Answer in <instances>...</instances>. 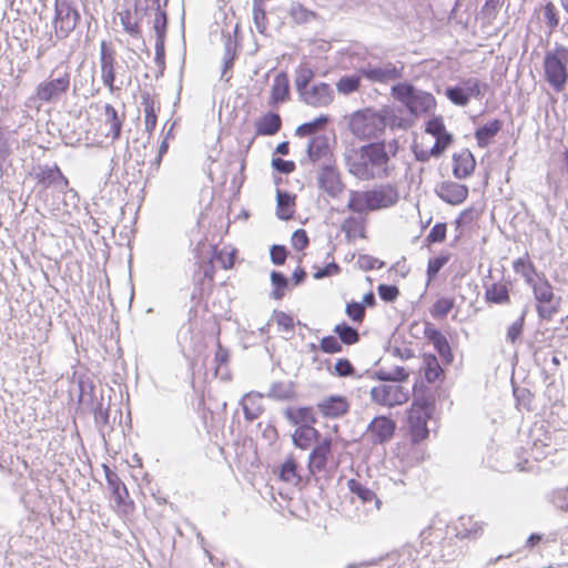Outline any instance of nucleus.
<instances>
[{
  "label": "nucleus",
  "instance_id": "obj_1",
  "mask_svg": "<svg viewBox=\"0 0 568 568\" xmlns=\"http://www.w3.org/2000/svg\"><path fill=\"white\" fill-rule=\"evenodd\" d=\"M345 164L348 172L362 181L387 179L395 170L386 154V140L361 145L354 155H345Z\"/></svg>",
  "mask_w": 568,
  "mask_h": 568
},
{
  "label": "nucleus",
  "instance_id": "obj_2",
  "mask_svg": "<svg viewBox=\"0 0 568 568\" xmlns=\"http://www.w3.org/2000/svg\"><path fill=\"white\" fill-rule=\"evenodd\" d=\"M390 94L414 121L422 115L432 113L436 108L435 97L430 92L418 89L409 81L394 83Z\"/></svg>",
  "mask_w": 568,
  "mask_h": 568
},
{
  "label": "nucleus",
  "instance_id": "obj_3",
  "mask_svg": "<svg viewBox=\"0 0 568 568\" xmlns=\"http://www.w3.org/2000/svg\"><path fill=\"white\" fill-rule=\"evenodd\" d=\"M434 412V399L429 394L415 395L407 409V432L413 445H418L429 436L428 420Z\"/></svg>",
  "mask_w": 568,
  "mask_h": 568
},
{
  "label": "nucleus",
  "instance_id": "obj_4",
  "mask_svg": "<svg viewBox=\"0 0 568 568\" xmlns=\"http://www.w3.org/2000/svg\"><path fill=\"white\" fill-rule=\"evenodd\" d=\"M71 73L68 67L58 65L53 69L49 78L40 82L34 94L29 98L31 103L39 102L54 104L57 103L70 89Z\"/></svg>",
  "mask_w": 568,
  "mask_h": 568
},
{
  "label": "nucleus",
  "instance_id": "obj_5",
  "mask_svg": "<svg viewBox=\"0 0 568 568\" xmlns=\"http://www.w3.org/2000/svg\"><path fill=\"white\" fill-rule=\"evenodd\" d=\"M544 78L555 92H562L568 83V48L556 43L544 57Z\"/></svg>",
  "mask_w": 568,
  "mask_h": 568
},
{
  "label": "nucleus",
  "instance_id": "obj_6",
  "mask_svg": "<svg viewBox=\"0 0 568 568\" xmlns=\"http://www.w3.org/2000/svg\"><path fill=\"white\" fill-rule=\"evenodd\" d=\"M359 75L371 83L388 84L397 83L405 74V63L402 61L392 62L378 59L377 62H366L358 67Z\"/></svg>",
  "mask_w": 568,
  "mask_h": 568
},
{
  "label": "nucleus",
  "instance_id": "obj_7",
  "mask_svg": "<svg viewBox=\"0 0 568 568\" xmlns=\"http://www.w3.org/2000/svg\"><path fill=\"white\" fill-rule=\"evenodd\" d=\"M383 124L378 109L365 108L351 115L348 129L353 135L364 141L382 136Z\"/></svg>",
  "mask_w": 568,
  "mask_h": 568
},
{
  "label": "nucleus",
  "instance_id": "obj_8",
  "mask_svg": "<svg viewBox=\"0 0 568 568\" xmlns=\"http://www.w3.org/2000/svg\"><path fill=\"white\" fill-rule=\"evenodd\" d=\"M81 0H55L53 26L58 39H65L81 21Z\"/></svg>",
  "mask_w": 568,
  "mask_h": 568
},
{
  "label": "nucleus",
  "instance_id": "obj_9",
  "mask_svg": "<svg viewBox=\"0 0 568 568\" xmlns=\"http://www.w3.org/2000/svg\"><path fill=\"white\" fill-rule=\"evenodd\" d=\"M488 89V83L477 78H466L456 84L447 85L444 94L454 105L466 106L471 99H481Z\"/></svg>",
  "mask_w": 568,
  "mask_h": 568
},
{
  "label": "nucleus",
  "instance_id": "obj_10",
  "mask_svg": "<svg viewBox=\"0 0 568 568\" xmlns=\"http://www.w3.org/2000/svg\"><path fill=\"white\" fill-rule=\"evenodd\" d=\"M363 201L372 211L394 206L399 200V193L395 184L375 185L362 193Z\"/></svg>",
  "mask_w": 568,
  "mask_h": 568
},
{
  "label": "nucleus",
  "instance_id": "obj_11",
  "mask_svg": "<svg viewBox=\"0 0 568 568\" xmlns=\"http://www.w3.org/2000/svg\"><path fill=\"white\" fill-rule=\"evenodd\" d=\"M282 416L294 427L293 433L303 432L310 425H316L318 422L317 412L313 405L293 404L282 409Z\"/></svg>",
  "mask_w": 568,
  "mask_h": 568
},
{
  "label": "nucleus",
  "instance_id": "obj_12",
  "mask_svg": "<svg viewBox=\"0 0 568 568\" xmlns=\"http://www.w3.org/2000/svg\"><path fill=\"white\" fill-rule=\"evenodd\" d=\"M422 335L433 345L437 352L442 363L445 366L452 365L454 362V353L447 337L432 322L424 321Z\"/></svg>",
  "mask_w": 568,
  "mask_h": 568
},
{
  "label": "nucleus",
  "instance_id": "obj_13",
  "mask_svg": "<svg viewBox=\"0 0 568 568\" xmlns=\"http://www.w3.org/2000/svg\"><path fill=\"white\" fill-rule=\"evenodd\" d=\"M371 399L381 406L395 407L409 399V392L402 385H379L371 389Z\"/></svg>",
  "mask_w": 568,
  "mask_h": 568
},
{
  "label": "nucleus",
  "instance_id": "obj_14",
  "mask_svg": "<svg viewBox=\"0 0 568 568\" xmlns=\"http://www.w3.org/2000/svg\"><path fill=\"white\" fill-rule=\"evenodd\" d=\"M103 469L112 500L119 508H122L124 513L133 511L135 507L134 501L130 498L125 484L109 466L103 465Z\"/></svg>",
  "mask_w": 568,
  "mask_h": 568
},
{
  "label": "nucleus",
  "instance_id": "obj_15",
  "mask_svg": "<svg viewBox=\"0 0 568 568\" xmlns=\"http://www.w3.org/2000/svg\"><path fill=\"white\" fill-rule=\"evenodd\" d=\"M397 424L386 415L375 416L366 428V437L373 445H383L388 443L395 434Z\"/></svg>",
  "mask_w": 568,
  "mask_h": 568
},
{
  "label": "nucleus",
  "instance_id": "obj_16",
  "mask_svg": "<svg viewBox=\"0 0 568 568\" xmlns=\"http://www.w3.org/2000/svg\"><path fill=\"white\" fill-rule=\"evenodd\" d=\"M333 438L325 436L323 440L312 447L308 455L307 469L310 474L326 471L328 464L333 462Z\"/></svg>",
  "mask_w": 568,
  "mask_h": 568
},
{
  "label": "nucleus",
  "instance_id": "obj_17",
  "mask_svg": "<svg viewBox=\"0 0 568 568\" xmlns=\"http://www.w3.org/2000/svg\"><path fill=\"white\" fill-rule=\"evenodd\" d=\"M33 176L43 189H54L59 192H64L69 186V180L57 163L53 165H38Z\"/></svg>",
  "mask_w": 568,
  "mask_h": 568
},
{
  "label": "nucleus",
  "instance_id": "obj_18",
  "mask_svg": "<svg viewBox=\"0 0 568 568\" xmlns=\"http://www.w3.org/2000/svg\"><path fill=\"white\" fill-rule=\"evenodd\" d=\"M315 408L317 416L321 415L325 419H338L349 412L351 404L346 396L332 394L318 400Z\"/></svg>",
  "mask_w": 568,
  "mask_h": 568
},
{
  "label": "nucleus",
  "instance_id": "obj_19",
  "mask_svg": "<svg viewBox=\"0 0 568 568\" xmlns=\"http://www.w3.org/2000/svg\"><path fill=\"white\" fill-rule=\"evenodd\" d=\"M116 52L112 48V45L103 40L100 43V65H101V79L102 83L110 90V92H114L118 88L114 85L115 81V65H116Z\"/></svg>",
  "mask_w": 568,
  "mask_h": 568
},
{
  "label": "nucleus",
  "instance_id": "obj_20",
  "mask_svg": "<svg viewBox=\"0 0 568 568\" xmlns=\"http://www.w3.org/2000/svg\"><path fill=\"white\" fill-rule=\"evenodd\" d=\"M317 185L331 197H337L344 190V183L341 180L339 172L333 162L321 165Z\"/></svg>",
  "mask_w": 568,
  "mask_h": 568
},
{
  "label": "nucleus",
  "instance_id": "obj_21",
  "mask_svg": "<svg viewBox=\"0 0 568 568\" xmlns=\"http://www.w3.org/2000/svg\"><path fill=\"white\" fill-rule=\"evenodd\" d=\"M300 100L313 108L328 106L334 101V90L326 82H318L298 94Z\"/></svg>",
  "mask_w": 568,
  "mask_h": 568
},
{
  "label": "nucleus",
  "instance_id": "obj_22",
  "mask_svg": "<svg viewBox=\"0 0 568 568\" xmlns=\"http://www.w3.org/2000/svg\"><path fill=\"white\" fill-rule=\"evenodd\" d=\"M435 194L449 205H459L467 200L469 189L466 184L448 180L435 186Z\"/></svg>",
  "mask_w": 568,
  "mask_h": 568
},
{
  "label": "nucleus",
  "instance_id": "obj_23",
  "mask_svg": "<svg viewBox=\"0 0 568 568\" xmlns=\"http://www.w3.org/2000/svg\"><path fill=\"white\" fill-rule=\"evenodd\" d=\"M210 260L207 262H204V257L202 255V251L205 247V243L203 241H200L195 248V257L197 258V263L200 264L199 271L194 273L193 276H196V278L202 280L204 283H211L213 282V277L215 274V267L212 264V260L220 261V255H222V251L217 248L216 245L210 244Z\"/></svg>",
  "mask_w": 568,
  "mask_h": 568
},
{
  "label": "nucleus",
  "instance_id": "obj_24",
  "mask_svg": "<svg viewBox=\"0 0 568 568\" xmlns=\"http://www.w3.org/2000/svg\"><path fill=\"white\" fill-rule=\"evenodd\" d=\"M332 156L329 150V140L326 134H313L306 145V156L300 162L302 165L307 163L315 164L320 160Z\"/></svg>",
  "mask_w": 568,
  "mask_h": 568
},
{
  "label": "nucleus",
  "instance_id": "obj_25",
  "mask_svg": "<svg viewBox=\"0 0 568 568\" xmlns=\"http://www.w3.org/2000/svg\"><path fill=\"white\" fill-rule=\"evenodd\" d=\"M79 395H78V410L87 414L88 409H93L97 405L95 385L93 379L87 375L81 374L77 378Z\"/></svg>",
  "mask_w": 568,
  "mask_h": 568
},
{
  "label": "nucleus",
  "instance_id": "obj_26",
  "mask_svg": "<svg viewBox=\"0 0 568 568\" xmlns=\"http://www.w3.org/2000/svg\"><path fill=\"white\" fill-rule=\"evenodd\" d=\"M379 110V115L382 119L383 131L385 132L386 128L390 130H408L415 123L414 119L408 116H404L400 114V109H396L390 105H384Z\"/></svg>",
  "mask_w": 568,
  "mask_h": 568
},
{
  "label": "nucleus",
  "instance_id": "obj_27",
  "mask_svg": "<svg viewBox=\"0 0 568 568\" xmlns=\"http://www.w3.org/2000/svg\"><path fill=\"white\" fill-rule=\"evenodd\" d=\"M476 159L469 149L453 154V175L457 180H466L474 174Z\"/></svg>",
  "mask_w": 568,
  "mask_h": 568
},
{
  "label": "nucleus",
  "instance_id": "obj_28",
  "mask_svg": "<svg viewBox=\"0 0 568 568\" xmlns=\"http://www.w3.org/2000/svg\"><path fill=\"white\" fill-rule=\"evenodd\" d=\"M291 99L290 78L287 72L280 71L273 80L268 104L277 108Z\"/></svg>",
  "mask_w": 568,
  "mask_h": 568
},
{
  "label": "nucleus",
  "instance_id": "obj_29",
  "mask_svg": "<svg viewBox=\"0 0 568 568\" xmlns=\"http://www.w3.org/2000/svg\"><path fill=\"white\" fill-rule=\"evenodd\" d=\"M300 471L301 466L293 454L287 455L284 462L274 469V473H277L280 480L295 486H304L305 483H303V477Z\"/></svg>",
  "mask_w": 568,
  "mask_h": 568
},
{
  "label": "nucleus",
  "instance_id": "obj_30",
  "mask_svg": "<svg viewBox=\"0 0 568 568\" xmlns=\"http://www.w3.org/2000/svg\"><path fill=\"white\" fill-rule=\"evenodd\" d=\"M504 121L501 119L495 118L489 120L488 122L476 128L474 132V138L477 142V145L481 149L488 148L494 138L503 130Z\"/></svg>",
  "mask_w": 568,
  "mask_h": 568
},
{
  "label": "nucleus",
  "instance_id": "obj_31",
  "mask_svg": "<svg viewBox=\"0 0 568 568\" xmlns=\"http://www.w3.org/2000/svg\"><path fill=\"white\" fill-rule=\"evenodd\" d=\"M255 135L271 136L282 128V118L277 112L267 111L255 121Z\"/></svg>",
  "mask_w": 568,
  "mask_h": 568
},
{
  "label": "nucleus",
  "instance_id": "obj_32",
  "mask_svg": "<svg viewBox=\"0 0 568 568\" xmlns=\"http://www.w3.org/2000/svg\"><path fill=\"white\" fill-rule=\"evenodd\" d=\"M324 437L325 436H323L322 433L315 428V425H310L303 432L291 434L293 446L301 450H306L313 447L316 445V443L323 440Z\"/></svg>",
  "mask_w": 568,
  "mask_h": 568
},
{
  "label": "nucleus",
  "instance_id": "obj_33",
  "mask_svg": "<svg viewBox=\"0 0 568 568\" xmlns=\"http://www.w3.org/2000/svg\"><path fill=\"white\" fill-rule=\"evenodd\" d=\"M296 195L286 190L276 189V216L287 221L294 215Z\"/></svg>",
  "mask_w": 568,
  "mask_h": 568
},
{
  "label": "nucleus",
  "instance_id": "obj_34",
  "mask_svg": "<svg viewBox=\"0 0 568 568\" xmlns=\"http://www.w3.org/2000/svg\"><path fill=\"white\" fill-rule=\"evenodd\" d=\"M263 395L260 393H247L241 399V406L243 409V415L246 422L252 423L256 418H258L264 412V407L262 406L260 399Z\"/></svg>",
  "mask_w": 568,
  "mask_h": 568
},
{
  "label": "nucleus",
  "instance_id": "obj_35",
  "mask_svg": "<svg viewBox=\"0 0 568 568\" xmlns=\"http://www.w3.org/2000/svg\"><path fill=\"white\" fill-rule=\"evenodd\" d=\"M267 398L276 402H291L296 398L294 382H274L271 384L265 395Z\"/></svg>",
  "mask_w": 568,
  "mask_h": 568
},
{
  "label": "nucleus",
  "instance_id": "obj_36",
  "mask_svg": "<svg viewBox=\"0 0 568 568\" xmlns=\"http://www.w3.org/2000/svg\"><path fill=\"white\" fill-rule=\"evenodd\" d=\"M347 486H348L349 491L354 496H356L362 501L363 505H367V504H371L372 501H374L376 508L377 509L381 508V506H382L381 499L376 496V494L371 488L363 485L359 480H357L355 478H351L347 481Z\"/></svg>",
  "mask_w": 568,
  "mask_h": 568
},
{
  "label": "nucleus",
  "instance_id": "obj_37",
  "mask_svg": "<svg viewBox=\"0 0 568 568\" xmlns=\"http://www.w3.org/2000/svg\"><path fill=\"white\" fill-rule=\"evenodd\" d=\"M272 291L270 297L281 301L287 291L292 288L290 277L281 271L273 270L270 274Z\"/></svg>",
  "mask_w": 568,
  "mask_h": 568
},
{
  "label": "nucleus",
  "instance_id": "obj_38",
  "mask_svg": "<svg viewBox=\"0 0 568 568\" xmlns=\"http://www.w3.org/2000/svg\"><path fill=\"white\" fill-rule=\"evenodd\" d=\"M420 369L424 372L425 379L428 383H435L444 376V371L440 367L437 356L433 353L423 354V365Z\"/></svg>",
  "mask_w": 568,
  "mask_h": 568
},
{
  "label": "nucleus",
  "instance_id": "obj_39",
  "mask_svg": "<svg viewBox=\"0 0 568 568\" xmlns=\"http://www.w3.org/2000/svg\"><path fill=\"white\" fill-rule=\"evenodd\" d=\"M325 364H326V368L329 372V374L337 376V377L361 378L362 376H364V374H357L355 366L346 357L338 358L333 367L331 366L329 359H326Z\"/></svg>",
  "mask_w": 568,
  "mask_h": 568
},
{
  "label": "nucleus",
  "instance_id": "obj_40",
  "mask_svg": "<svg viewBox=\"0 0 568 568\" xmlns=\"http://www.w3.org/2000/svg\"><path fill=\"white\" fill-rule=\"evenodd\" d=\"M334 335L342 343V345H354L359 342V332L356 327L343 321L336 324L333 328Z\"/></svg>",
  "mask_w": 568,
  "mask_h": 568
},
{
  "label": "nucleus",
  "instance_id": "obj_41",
  "mask_svg": "<svg viewBox=\"0 0 568 568\" xmlns=\"http://www.w3.org/2000/svg\"><path fill=\"white\" fill-rule=\"evenodd\" d=\"M485 301L488 304L505 305L510 303L509 290L501 283H493L485 290Z\"/></svg>",
  "mask_w": 568,
  "mask_h": 568
},
{
  "label": "nucleus",
  "instance_id": "obj_42",
  "mask_svg": "<svg viewBox=\"0 0 568 568\" xmlns=\"http://www.w3.org/2000/svg\"><path fill=\"white\" fill-rule=\"evenodd\" d=\"M530 287L532 288L536 304L547 303L549 301L556 300L552 286L544 274L538 275V280H536V282Z\"/></svg>",
  "mask_w": 568,
  "mask_h": 568
},
{
  "label": "nucleus",
  "instance_id": "obj_43",
  "mask_svg": "<svg viewBox=\"0 0 568 568\" xmlns=\"http://www.w3.org/2000/svg\"><path fill=\"white\" fill-rule=\"evenodd\" d=\"M362 79L364 77L359 75L358 68H356L354 73L342 75L338 79L336 90L342 95H351L359 90Z\"/></svg>",
  "mask_w": 568,
  "mask_h": 568
},
{
  "label": "nucleus",
  "instance_id": "obj_44",
  "mask_svg": "<svg viewBox=\"0 0 568 568\" xmlns=\"http://www.w3.org/2000/svg\"><path fill=\"white\" fill-rule=\"evenodd\" d=\"M514 271L520 274L525 282L531 286L536 280H538V275H542V273H538L535 264L529 258L519 257L513 263Z\"/></svg>",
  "mask_w": 568,
  "mask_h": 568
},
{
  "label": "nucleus",
  "instance_id": "obj_45",
  "mask_svg": "<svg viewBox=\"0 0 568 568\" xmlns=\"http://www.w3.org/2000/svg\"><path fill=\"white\" fill-rule=\"evenodd\" d=\"M450 257L452 254L449 252L442 251L438 255L428 260L426 268L427 283L438 277L439 272L449 262Z\"/></svg>",
  "mask_w": 568,
  "mask_h": 568
},
{
  "label": "nucleus",
  "instance_id": "obj_46",
  "mask_svg": "<svg viewBox=\"0 0 568 568\" xmlns=\"http://www.w3.org/2000/svg\"><path fill=\"white\" fill-rule=\"evenodd\" d=\"M455 307V300L453 297L440 296L429 308V314L435 320H444Z\"/></svg>",
  "mask_w": 568,
  "mask_h": 568
},
{
  "label": "nucleus",
  "instance_id": "obj_47",
  "mask_svg": "<svg viewBox=\"0 0 568 568\" xmlns=\"http://www.w3.org/2000/svg\"><path fill=\"white\" fill-rule=\"evenodd\" d=\"M315 78V71L306 64H300L295 74V89L297 94L310 88V83Z\"/></svg>",
  "mask_w": 568,
  "mask_h": 568
},
{
  "label": "nucleus",
  "instance_id": "obj_48",
  "mask_svg": "<svg viewBox=\"0 0 568 568\" xmlns=\"http://www.w3.org/2000/svg\"><path fill=\"white\" fill-rule=\"evenodd\" d=\"M104 115L106 119V123L110 124L112 138L118 139L122 132V125H123L122 118L119 115L116 109L112 104H109V103H106L104 105Z\"/></svg>",
  "mask_w": 568,
  "mask_h": 568
},
{
  "label": "nucleus",
  "instance_id": "obj_49",
  "mask_svg": "<svg viewBox=\"0 0 568 568\" xmlns=\"http://www.w3.org/2000/svg\"><path fill=\"white\" fill-rule=\"evenodd\" d=\"M528 308L527 306L523 310L520 316L508 327L506 339L511 344H516L521 339L524 328H525V320L527 315Z\"/></svg>",
  "mask_w": 568,
  "mask_h": 568
},
{
  "label": "nucleus",
  "instance_id": "obj_50",
  "mask_svg": "<svg viewBox=\"0 0 568 568\" xmlns=\"http://www.w3.org/2000/svg\"><path fill=\"white\" fill-rule=\"evenodd\" d=\"M253 22L261 34H266L267 30V12L265 3L253 1Z\"/></svg>",
  "mask_w": 568,
  "mask_h": 568
},
{
  "label": "nucleus",
  "instance_id": "obj_51",
  "mask_svg": "<svg viewBox=\"0 0 568 568\" xmlns=\"http://www.w3.org/2000/svg\"><path fill=\"white\" fill-rule=\"evenodd\" d=\"M447 234V223L437 222L430 229L429 233L424 240V245L429 247L433 244L444 243Z\"/></svg>",
  "mask_w": 568,
  "mask_h": 568
},
{
  "label": "nucleus",
  "instance_id": "obj_52",
  "mask_svg": "<svg viewBox=\"0 0 568 568\" xmlns=\"http://www.w3.org/2000/svg\"><path fill=\"white\" fill-rule=\"evenodd\" d=\"M332 118L328 114H320L312 121L300 124L295 130V135L300 138L312 136V132L316 125L326 124L331 122Z\"/></svg>",
  "mask_w": 568,
  "mask_h": 568
},
{
  "label": "nucleus",
  "instance_id": "obj_53",
  "mask_svg": "<svg viewBox=\"0 0 568 568\" xmlns=\"http://www.w3.org/2000/svg\"><path fill=\"white\" fill-rule=\"evenodd\" d=\"M153 30L155 39L166 40L169 28V14L165 9L158 10L153 20Z\"/></svg>",
  "mask_w": 568,
  "mask_h": 568
},
{
  "label": "nucleus",
  "instance_id": "obj_54",
  "mask_svg": "<svg viewBox=\"0 0 568 568\" xmlns=\"http://www.w3.org/2000/svg\"><path fill=\"white\" fill-rule=\"evenodd\" d=\"M102 397L100 402L97 403V405L93 407V409H88V413H92L94 417V424L95 426L101 430L103 427L110 425V406L106 408H103L102 404Z\"/></svg>",
  "mask_w": 568,
  "mask_h": 568
},
{
  "label": "nucleus",
  "instance_id": "obj_55",
  "mask_svg": "<svg viewBox=\"0 0 568 568\" xmlns=\"http://www.w3.org/2000/svg\"><path fill=\"white\" fill-rule=\"evenodd\" d=\"M434 145L428 150L429 154H433V158H440L446 150L454 143L453 133H444V135L435 136Z\"/></svg>",
  "mask_w": 568,
  "mask_h": 568
},
{
  "label": "nucleus",
  "instance_id": "obj_56",
  "mask_svg": "<svg viewBox=\"0 0 568 568\" xmlns=\"http://www.w3.org/2000/svg\"><path fill=\"white\" fill-rule=\"evenodd\" d=\"M560 297L547 303L536 304V311L540 321H550L558 312Z\"/></svg>",
  "mask_w": 568,
  "mask_h": 568
},
{
  "label": "nucleus",
  "instance_id": "obj_57",
  "mask_svg": "<svg viewBox=\"0 0 568 568\" xmlns=\"http://www.w3.org/2000/svg\"><path fill=\"white\" fill-rule=\"evenodd\" d=\"M231 359V352L230 349L224 346L220 338L216 339V351L214 353V364H215V375L219 374V372L226 367Z\"/></svg>",
  "mask_w": 568,
  "mask_h": 568
},
{
  "label": "nucleus",
  "instance_id": "obj_58",
  "mask_svg": "<svg viewBox=\"0 0 568 568\" xmlns=\"http://www.w3.org/2000/svg\"><path fill=\"white\" fill-rule=\"evenodd\" d=\"M120 21L123 27V30L129 33L133 38H141L142 37V29L141 26H139V22L134 21L132 22V12L131 10H125L120 14Z\"/></svg>",
  "mask_w": 568,
  "mask_h": 568
},
{
  "label": "nucleus",
  "instance_id": "obj_59",
  "mask_svg": "<svg viewBox=\"0 0 568 568\" xmlns=\"http://www.w3.org/2000/svg\"><path fill=\"white\" fill-rule=\"evenodd\" d=\"M290 17L295 23L303 24L308 22L311 18H315L316 13L305 8L303 4L297 3L293 4L290 9Z\"/></svg>",
  "mask_w": 568,
  "mask_h": 568
},
{
  "label": "nucleus",
  "instance_id": "obj_60",
  "mask_svg": "<svg viewBox=\"0 0 568 568\" xmlns=\"http://www.w3.org/2000/svg\"><path fill=\"white\" fill-rule=\"evenodd\" d=\"M345 314L353 323L362 324L365 320L366 311L357 301L352 300L346 303Z\"/></svg>",
  "mask_w": 568,
  "mask_h": 568
},
{
  "label": "nucleus",
  "instance_id": "obj_61",
  "mask_svg": "<svg viewBox=\"0 0 568 568\" xmlns=\"http://www.w3.org/2000/svg\"><path fill=\"white\" fill-rule=\"evenodd\" d=\"M425 132L434 138L444 135V133H449L446 130L442 115H433L428 121H426Z\"/></svg>",
  "mask_w": 568,
  "mask_h": 568
},
{
  "label": "nucleus",
  "instance_id": "obj_62",
  "mask_svg": "<svg viewBox=\"0 0 568 568\" xmlns=\"http://www.w3.org/2000/svg\"><path fill=\"white\" fill-rule=\"evenodd\" d=\"M318 347L325 354H337L343 352V345L335 335H327L321 338Z\"/></svg>",
  "mask_w": 568,
  "mask_h": 568
},
{
  "label": "nucleus",
  "instance_id": "obj_63",
  "mask_svg": "<svg viewBox=\"0 0 568 568\" xmlns=\"http://www.w3.org/2000/svg\"><path fill=\"white\" fill-rule=\"evenodd\" d=\"M377 293L379 298L385 303H394L400 294L398 286L385 283L378 284Z\"/></svg>",
  "mask_w": 568,
  "mask_h": 568
},
{
  "label": "nucleus",
  "instance_id": "obj_64",
  "mask_svg": "<svg viewBox=\"0 0 568 568\" xmlns=\"http://www.w3.org/2000/svg\"><path fill=\"white\" fill-rule=\"evenodd\" d=\"M549 501L566 513H568V488L556 489L549 495Z\"/></svg>",
  "mask_w": 568,
  "mask_h": 568
}]
</instances>
